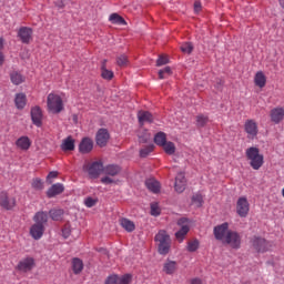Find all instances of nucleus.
<instances>
[{"instance_id":"nucleus-7","label":"nucleus","mask_w":284,"mask_h":284,"mask_svg":"<svg viewBox=\"0 0 284 284\" xmlns=\"http://www.w3.org/2000/svg\"><path fill=\"white\" fill-rule=\"evenodd\" d=\"M236 214L240 215L241 219H247V214H250V202L247 197L241 196L237 199Z\"/></svg>"},{"instance_id":"nucleus-32","label":"nucleus","mask_w":284,"mask_h":284,"mask_svg":"<svg viewBox=\"0 0 284 284\" xmlns=\"http://www.w3.org/2000/svg\"><path fill=\"white\" fill-rule=\"evenodd\" d=\"M63 214H65V211L62 209H52L49 211V216L52 221H63Z\"/></svg>"},{"instance_id":"nucleus-34","label":"nucleus","mask_w":284,"mask_h":284,"mask_svg":"<svg viewBox=\"0 0 284 284\" xmlns=\"http://www.w3.org/2000/svg\"><path fill=\"white\" fill-rule=\"evenodd\" d=\"M71 264H72L73 274H81V272H83V261H81V258L79 257L73 258Z\"/></svg>"},{"instance_id":"nucleus-52","label":"nucleus","mask_w":284,"mask_h":284,"mask_svg":"<svg viewBox=\"0 0 284 284\" xmlns=\"http://www.w3.org/2000/svg\"><path fill=\"white\" fill-rule=\"evenodd\" d=\"M101 183H103V185H110V184L114 183V180L110 176H104L101 179Z\"/></svg>"},{"instance_id":"nucleus-17","label":"nucleus","mask_w":284,"mask_h":284,"mask_svg":"<svg viewBox=\"0 0 284 284\" xmlns=\"http://www.w3.org/2000/svg\"><path fill=\"white\" fill-rule=\"evenodd\" d=\"M64 191H65V186H63V184L55 183L48 189L47 196L48 199H54V196H59V194H63Z\"/></svg>"},{"instance_id":"nucleus-47","label":"nucleus","mask_w":284,"mask_h":284,"mask_svg":"<svg viewBox=\"0 0 284 284\" xmlns=\"http://www.w3.org/2000/svg\"><path fill=\"white\" fill-rule=\"evenodd\" d=\"M131 281H132V275H130V274H125V275L121 276L120 278H118L119 284H130Z\"/></svg>"},{"instance_id":"nucleus-44","label":"nucleus","mask_w":284,"mask_h":284,"mask_svg":"<svg viewBox=\"0 0 284 284\" xmlns=\"http://www.w3.org/2000/svg\"><path fill=\"white\" fill-rule=\"evenodd\" d=\"M199 240H192L187 242V246L186 250L187 252H196V250H199Z\"/></svg>"},{"instance_id":"nucleus-11","label":"nucleus","mask_w":284,"mask_h":284,"mask_svg":"<svg viewBox=\"0 0 284 284\" xmlns=\"http://www.w3.org/2000/svg\"><path fill=\"white\" fill-rule=\"evenodd\" d=\"M90 179H99V175L103 172V162L95 161L85 168Z\"/></svg>"},{"instance_id":"nucleus-55","label":"nucleus","mask_w":284,"mask_h":284,"mask_svg":"<svg viewBox=\"0 0 284 284\" xmlns=\"http://www.w3.org/2000/svg\"><path fill=\"white\" fill-rule=\"evenodd\" d=\"M4 62H6V55L3 54V52L0 51V68L1 65H3Z\"/></svg>"},{"instance_id":"nucleus-23","label":"nucleus","mask_w":284,"mask_h":284,"mask_svg":"<svg viewBox=\"0 0 284 284\" xmlns=\"http://www.w3.org/2000/svg\"><path fill=\"white\" fill-rule=\"evenodd\" d=\"M138 120L140 125H143L144 123H152V121H154V116L149 111H139Z\"/></svg>"},{"instance_id":"nucleus-49","label":"nucleus","mask_w":284,"mask_h":284,"mask_svg":"<svg viewBox=\"0 0 284 284\" xmlns=\"http://www.w3.org/2000/svg\"><path fill=\"white\" fill-rule=\"evenodd\" d=\"M84 204L87 207H94V205H97V200H94L92 197H87L84 200Z\"/></svg>"},{"instance_id":"nucleus-26","label":"nucleus","mask_w":284,"mask_h":284,"mask_svg":"<svg viewBox=\"0 0 284 284\" xmlns=\"http://www.w3.org/2000/svg\"><path fill=\"white\" fill-rule=\"evenodd\" d=\"M61 151L62 152H72L74 151V140L72 139V135H69L62 141L61 144Z\"/></svg>"},{"instance_id":"nucleus-54","label":"nucleus","mask_w":284,"mask_h":284,"mask_svg":"<svg viewBox=\"0 0 284 284\" xmlns=\"http://www.w3.org/2000/svg\"><path fill=\"white\" fill-rule=\"evenodd\" d=\"M194 10L195 12H201V2L199 1L194 2Z\"/></svg>"},{"instance_id":"nucleus-27","label":"nucleus","mask_w":284,"mask_h":284,"mask_svg":"<svg viewBox=\"0 0 284 284\" xmlns=\"http://www.w3.org/2000/svg\"><path fill=\"white\" fill-rule=\"evenodd\" d=\"M121 172V166L109 164L105 168H103V173L106 174V176H116Z\"/></svg>"},{"instance_id":"nucleus-8","label":"nucleus","mask_w":284,"mask_h":284,"mask_svg":"<svg viewBox=\"0 0 284 284\" xmlns=\"http://www.w3.org/2000/svg\"><path fill=\"white\" fill-rule=\"evenodd\" d=\"M17 206V197L10 196L8 192L2 191L0 193V207L3 210H12Z\"/></svg>"},{"instance_id":"nucleus-36","label":"nucleus","mask_w":284,"mask_h":284,"mask_svg":"<svg viewBox=\"0 0 284 284\" xmlns=\"http://www.w3.org/2000/svg\"><path fill=\"white\" fill-rule=\"evenodd\" d=\"M195 121L197 128H205L206 123H210V116L205 114H197Z\"/></svg>"},{"instance_id":"nucleus-37","label":"nucleus","mask_w":284,"mask_h":284,"mask_svg":"<svg viewBox=\"0 0 284 284\" xmlns=\"http://www.w3.org/2000/svg\"><path fill=\"white\" fill-rule=\"evenodd\" d=\"M111 23H114L115 26H125V19L123 17L119 16L118 13H112L109 18Z\"/></svg>"},{"instance_id":"nucleus-4","label":"nucleus","mask_w":284,"mask_h":284,"mask_svg":"<svg viewBox=\"0 0 284 284\" xmlns=\"http://www.w3.org/2000/svg\"><path fill=\"white\" fill-rule=\"evenodd\" d=\"M222 243L224 245H229V247H232V250H241V234L231 230L226 233V237Z\"/></svg>"},{"instance_id":"nucleus-9","label":"nucleus","mask_w":284,"mask_h":284,"mask_svg":"<svg viewBox=\"0 0 284 284\" xmlns=\"http://www.w3.org/2000/svg\"><path fill=\"white\" fill-rule=\"evenodd\" d=\"M230 230V223L224 222L220 225H216L213 229V234L216 239V241H221L222 243L225 241V237L227 236V232H231Z\"/></svg>"},{"instance_id":"nucleus-1","label":"nucleus","mask_w":284,"mask_h":284,"mask_svg":"<svg viewBox=\"0 0 284 284\" xmlns=\"http://www.w3.org/2000/svg\"><path fill=\"white\" fill-rule=\"evenodd\" d=\"M154 241L156 243L158 252L161 256H168L170 250L172 248V237L165 230H161L155 234Z\"/></svg>"},{"instance_id":"nucleus-22","label":"nucleus","mask_w":284,"mask_h":284,"mask_svg":"<svg viewBox=\"0 0 284 284\" xmlns=\"http://www.w3.org/2000/svg\"><path fill=\"white\" fill-rule=\"evenodd\" d=\"M119 224L123 230H125V232H129V233H132L134 232V230H136V224H134V222H132V220L128 217H121L119 220Z\"/></svg>"},{"instance_id":"nucleus-14","label":"nucleus","mask_w":284,"mask_h":284,"mask_svg":"<svg viewBox=\"0 0 284 284\" xmlns=\"http://www.w3.org/2000/svg\"><path fill=\"white\" fill-rule=\"evenodd\" d=\"M95 141L99 148H105L108 141H110V133L105 129H100L97 133Z\"/></svg>"},{"instance_id":"nucleus-3","label":"nucleus","mask_w":284,"mask_h":284,"mask_svg":"<svg viewBox=\"0 0 284 284\" xmlns=\"http://www.w3.org/2000/svg\"><path fill=\"white\" fill-rule=\"evenodd\" d=\"M47 106L52 114H59L63 112V100L54 93H50L47 98Z\"/></svg>"},{"instance_id":"nucleus-53","label":"nucleus","mask_w":284,"mask_h":284,"mask_svg":"<svg viewBox=\"0 0 284 284\" xmlns=\"http://www.w3.org/2000/svg\"><path fill=\"white\" fill-rule=\"evenodd\" d=\"M59 176V172L57 171H51L48 176L47 180L50 181V179H57Z\"/></svg>"},{"instance_id":"nucleus-39","label":"nucleus","mask_w":284,"mask_h":284,"mask_svg":"<svg viewBox=\"0 0 284 284\" xmlns=\"http://www.w3.org/2000/svg\"><path fill=\"white\" fill-rule=\"evenodd\" d=\"M162 148L165 154H169V155H172L174 154V152H176V146L174 145V142H166Z\"/></svg>"},{"instance_id":"nucleus-6","label":"nucleus","mask_w":284,"mask_h":284,"mask_svg":"<svg viewBox=\"0 0 284 284\" xmlns=\"http://www.w3.org/2000/svg\"><path fill=\"white\" fill-rule=\"evenodd\" d=\"M244 132L246 133L247 139L254 141V139L258 136V123H256V120H246L244 122Z\"/></svg>"},{"instance_id":"nucleus-24","label":"nucleus","mask_w":284,"mask_h":284,"mask_svg":"<svg viewBox=\"0 0 284 284\" xmlns=\"http://www.w3.org/2000/svg\"><path fill=\"white\" fill-rule=\"evenodd\" d=\"M16 145L19 150L28 151L30 150V145H32V141H30V138L23 135L16 141Z\"/></svg>"},{"instance_id":"nucleus-30","label":"nucleus","mask_w":284,"mask_h":284,"mask_svg":"<svg viewBox=\"0 0 284 284\" xmlns=\"http://www.w3.org/2000/svg\"><path fill=\"white\" fill-rule=\"evenodd\" d=\"M10 79H11V83H13V85H21V83H23V81H26V77H23L18 71H12L10 73Z\"/></svg>"},{"instance_id":"nucleus-50","label":"nucleus","mask_w":284,"mask_h":284,"mask_svg":"<svg viewBox=\"0 0 284 284\" xmlns=\"http://www.w3.org/2000/svg\"><path fill=\"white\" fill-rule=\"evenodd\" d=\"M116 283H119V276L116 275H110L105 281V284H116Z\"/></svg>"},{"instance_id":"nucleus-41","label":"nucleus","mask_w":284,"mask_h":284,"mask_svg":"<svg viewBox=\"0 0 284 284\" xmlns=\"http://www.w3.org/2000/svg\"><path fill=\"white\" fill-rule=\"evenodd\" d=\"M129 63H130V60H128V55H125V54H121L116 58V64L120 68H126V65H129Z\"/></svg>"},{"instance_id":"nucleus-12","label":"nucleus","mask_w":284,"mask_h":284,"mask_svg":"<svg viewBox=\"0 0 284 284\" xmlns=\"http://www.w3.org/2000/svg\"><path fill=\"white\" fill-rule=\"evenodd\" d=\"M34 257L27 256L18 263L17 271L23 273L32 272V270H34Z\"/></svg>"},{"instance_id":"nucleus-31","label":"nucleus","mask_w":284,"mask_h":284,"mask_svg":"<svg viewBox=\"0 0 284 284\" xmlns=\"http://www.w3.org/2000/svg\"><path fill=\"white\" fill-rule=\"evenodd\" d=\"M254 83L257 88H265V83H267V78H265V73L263 71H258L255 74Z\"/></svg>"},{"instance_id":"nucleus-28","label":"nucleus","mask_w":284,"mask_h":284,"mask_svg":"<svg viewBox=\"0 0 284 284\" xmlns=\"http://www.w3.org/2000/svg\"><path fill=\"white\" fill-rule=\"evenodd\" d=\"M106 63H108V60L102 61L101 77H102V79H105L106 81H112V79H114V72H112L111 70H108L105 68Z\"/></svg>"},{"instance_id":"nucleus-40","label":"nucleus","mask_w":284,"mask_h":284,"mask_svg":"<svg viewBox=\"0 0 284 284\" xmlns=\"http://www.w3.org/2000/svg\"><path fill=\"white\" fill-rule=\"evenodd\" d=\"M31 187L33 190H37L38 192H41V190H43V187H44L43 181L39 178L33 179L31 182Z\"/></svg>"},{"instance_id":"nucleus-16","label":"nucleus","mask_w":284,"mask_h":284,"mask_svg":"<svg viewBox=\"0 0 284 284\" xmlns=\"http://www.w3.org/2000/svg\"><path fill=\"white\" fill-rule=\"evenodd\" d=\"M94 142L90 138H83L79 144V152L81 154H90V151L93 150Z\"/></svg>"},{"instance_id":"nucleus-59","label":"nucleus","mask_w":284,"mask_h":284,"mask_svg":"<svg viewBox=\"0 0 284 284\" xmlns=\"http://www.w3.org/2000/svg\"><path fill=\"white\" fill-rule=\"evenodd\" d=\"M242 284H252V283H250V282H244V283H242Z\"/></svg>"},{"instance_id":"nucleus-15","label":"nucleus","mask_w":284,"mask_h":284,"mask_svg":"<svg viewBox=\"0 0 284 284\" xmlns=\"http://www.w3.org/2000/svg\"><path fill=\"white\" fill-rule=\"evenodd\" d=\"M186 186H187V180H185V174L179 173L175 176V183H174L175 192H178L179 194H182V192H185Z\"/></svg>"},{"instance_id":"nucleus-58","label":"nucleus","mask_w":284,"mask_h":284,"mask_svg":"<svg viewBox=\"0 0 284 284\" xmlns=\"http://www.w3.org/2000/svg\"><path fill=\"white\" fill-rule=\"evenodd\" d=\"M282 196L284 197V187L282 189Z\"/></svg>"},{"instance_id":"nucleus-10","label":"nucleus","mask_w":284,"mask_h":284,"mask_svg":"<svg viewBox=\"0 0 284 284\" xmlns=\"http://www.w3.org/2000/svg\"><path fill=\"white\" fill-rule=\"evenodd\" d=\"M253 250H256L258 253H265L270 250V242L263 237L254 236L251 241Z\"/></svg>"},{"instance_id":"nucleus-42","label":"nucleus","mask_w":284,"mask_h":284,"mask_svg":"<svg viewBox=\"0 0 284 284\" xmlns=\"http://www.w3.org/2000/svg\"><path fill=\"white\" fill-rule=\"evenodd\" d=\"M180 49L184 54H192V51L194 50V45H192V42H184L182 43Z\"/></svg>"},{"instance_id":"nucleus-29","label":"nucleus","mask_w":284,"mask_h":284,"mask_svg":"<svg viewBox=\"0 0 284 284\" xmlns=\"http://www.w3.org/2000/svg\"><path fill=\"white\" fill-rule=\"evenodd\" d=\"M16 108L18 110H23L26 108V103H28V99L26 98V93H17L14 99Z\"/></svg>"},{"instance_id":"nucleus-13","label":"nucleus","mask_w":284,"mask_h":284,"mask_svg":"<svg viewBox=\"0 0 284 284\" xmlns=\"http://www.w3.org/2000/svg\"><path fill=\"white\" fill-rule=\"evenodd\" d=\"M30 114L33 125L41 128L43 125V111H41V106L31 108Z\"/></svg>"},{"instance_id":"nucleus-57","label":"nucleus","mask_w":284,"mask_h":284,"mask_svg":"<svg viewBox=\"0 0 284 284\" xmlns=\"http://www.w3.org/2000/svg\"><path fill=\"white\" fill-rule=\"evenodd\" d=\"M140 141H141V142H145V141H148V138H145L144 140H141V139H140Z\"/></svg>"},{"instance_id":"nucleus-5","label":"nucleus","mask_w":284,"mask_h":284,"mask_svg":"<svg viewBox=\"0 0 284 284\" xmlns=\"http://www.w3.org/2000/svg\"><path fill=\"white\" fill-rule=\"evenodd\" d=\"M178 225L180 226V230L175 233V239L179 243H183L185 236H187V233L190 232V220L187 217H181L178 221Z\"/></svg>"},{"instance_id":"nucleus-38","label":"nucleus","mask_w":284,"mask_h":284,"mask_svg":"<svg viewBox=\"0 0 284 284\" xmlns=\"http://www.w3.org/2000/svg\"><path fill=\"white\" fill-rule=\"evenodd\" d=\"M154 152V144L145 145L140 150V156L141 159H145V156L152 154Z\"/></svg>"},{"instance_id":"nucleus-35","label":"nucleus","mask_w":284,"mask_h":284,"mask_svg":"<svg viewBox=\"0 0 284 284\" xmlns=\"http://www.w3.org/2000/svg\"><path fill=\"white\" fill-rule=\"evenodd\" d=\"M154 143L160 148H163L168 143V135L163 132H159L154 136Z\"/></svg>"},{"instance_id":"nucleus-51","label":"nucleus","mask_w":284,"mask_h":284,"mask_svg":"<svg viewBox=\"0 0 284 284\" xmlns=\"http://www.w3.org/2000/svg\"><path fill=\"white\" fill-rule=\"evenodd\" d=\"M169 63L166 55H160V58L156 61V65H165Z\"/></svg>"},{"instance_id":"nucleus-20","label":"nucleus","mask_w":284,"mask_h":284,"mask_svg":"<svg viewBox=\"0 0 284 284\" xmlns=\"http://www.w3.org/2000/svg\"><path fill=\"white\" fill-rule=\"evenodd\" d=\"M43 232H45V226H43V224L34 223L30 227V234L34 241H39V239L43 236Z\"/></svg>"},{"instance_id":"nucleus-48","label":"nucleus","mask_w":284,"mask_h":284,"mask_svg":"<svg viewBox=\"0 0 284 284\" xmlns=\"http://www.w3.org/2000/svg\"><path fill=\"white\" fill-rule=\"evenodd\" d=\"M72 230L70 229V224H65L62 229L63 239H69Z\"/></svg>"},{"instance_id":"nucleus-46","label":"nucleus","mask_w":284,"mask_h":284,"mask_svg":"<svg viewBox=\"0 0 284 284\" xmlns=\"http://www.w3.org/2000/svg\"><path fill=\"white\" fill-rule=\"evenodd\" d=\"M161 214V207L159 203H151V216H159Z\"/></svg>"},{"instance_id":"nucleus-56","label":"nucleus","mask_w":284,"mask_h":284,"mask_svg":"<svg viewBox=\"0 0 284 284\" xmlns=\"http://www.w3.org/2000/svg\"><path fill=\"white\" fill-rule=\"evenodd\" d=\"M280 6L284 9V0H280Z\"/></svg>"},{"instance_id":"nucleus-2","label":"nucleus","mask_w":284,"mask_h":284,"mask_svg":"<svg viewBox=\"0 0 284 284\" xmlns=\"http://www.w3.org/2000/svg\"><path fill=\"white\" fill-rule=\"evenodd\" d=\"M246 159L253 170H258L263 168V163H265V158L261 154V150L256 146H251L245 151Z\"/></svg>"},{"instance_id":"nucleus-21","label":"nucleus","mask_w":284,"mask_h":284,"mask_svg":"<svg viewBox=\"0 0 284 284\" xmlns=\"http://www.w3.org/2000/svg\"><path fill=\"white\" fill-rule=\"evenodd\" d=\"M145 187H148L150 192H153V194H159L161 192V183L154 178H150L145 181Z\"/></svg>"},{"instance_id":"nucleus-19","label":"nucleus","mask_w":284,"mask_h":284,"mask_svg":"<svg viewBox=\"0 0 284 284\" xmlns=\"http://www.w3.org/2000/svg\"><path fill=\"white\" fill-rule=\"evenodd\" d=\"M18 37L22 43H30L32 40V29L28 27H21L18 31Z\"/></svg>"},{"instance_id":"nucleus-33","label":"nucleus","mask_w":284,"mask_h":284,"mask_svg":"<svg viewBox=\"0 0 284 284\" xmlns=\"http://www.w3.org/2000/svg\"><path fill=\"white\" fill-rule=\"evenodd\" d=\"M33 221L34 223L45 226V223H48V213L43 211L37 212L33 216Z\"/></svg>"},{"instance_id":"nucleus-45","label":"nucleus","mask_w":284,"mask_h":284,"mask_svg":"<svg viewBox=\"0 0 284 284\" xmlns=\"http://www.w3.org/2000/svg\"><path fill=\"white\" fill-rule=\"evenodd\" d=\"M192 203L196 207H201L203 205V195L196 193L195 195L192 196Z\"/></svg>"},{"instance_id":"nucleus-18","label":"nucleus","mask_w":284,"mask_h":284,"mask_svg":"<svg viewBox=\"0 0 284 284\" xmlns=\"http://www.w3.org/2000/svg\"><path fill=\"white\" fill-rule=\"evenodd\" d=\"M271 121L272 123H275V125H278L281 121L284 120V109L283 108H274L270 112Z\"/></svg>"},{"instance_id":"nucleus-43","label":"nucleus","mask_w":284,"mask_h":284,"mask_svg":"<svg viewBox=\"0 0 284 284\" xmlns=\"http://www.w3.org/2000/svg\"><path fill=\"white\" fill-rule=\"evenodd\" d=\"M172 75V69L170 67H165L159 71V79H168V77Z\"/></svg>"},{"instance_id":"nucleus-25","label":"nucleus","mask_w":284,"mask_h":284,"mask_svg":"<svg viewBox=\"0 0 284 284\" xmlns=\"http://www.w3.org/2000/svg\"><path fill=\"white\" fill-rule=\"evenodd\" d=\"M176 270H179V264L176 263V261L168 260L163 265V272L169 275L174 274Z\"/></svg>"}]
</instances>
